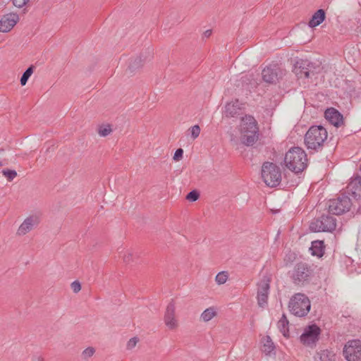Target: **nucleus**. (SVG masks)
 <instances>
[{
  "instance_id": "obj_20",
  "label": "nucleus",
  "mask_w": 361,
  "mask_h": 361,
  "mask_svg": "<svg viewBox=\"0 0 361 361\" xmlns=\"http://www.w3.org/2000/svg\"><path fill=\"white\" fill-rule=\"evenodd\" d=\"M311 253L314 256L321 257L324 254V245L322 240H315L312 243Z\"/></svg>"
},
{
  "instance_id": "obj_24",
  "label": "nucleus",
  "mask_w": 361,
  "mask_h": 361,
  "mask_svg": "<svg viewBox=\"0 0 361 361\" xmlns=\"http://www.w3.org/2000/svg\"><path fill=\"white\" fill-rule=\"evenodd\" d=\"M217 314L216 309L214 307L207 308L200 316V318L204 322H207L212 319Z\"/></svg>"
},
{
  "instance_id": "obj_2",
  "label": "nucleus",
  "mask_w": 361,
  "mask_h": 361,
  "mask_svg": "<svg viewBox=\"0 0 361 361\" xmlns=\"http://www.w3.org/2000/svg\"><path fill=\"white\" fill-rule=\"evenodd\" d=\"M288 274L295 286L302 287L310 283L314 276V269L309 264L300 262L294 265Z\"/></svg>"
},
{
  "instance_id": "obj_35",
  "label": "nucleus",
  "mask_w": 361,
  "mask_h": 361,
  "mask_svg": "<svg viewBox=\"0 0 361 361\" xmlns=\"http://www.w3.org/2000/svg\"><path fill=\"white\" fill-rule=\"evenodd\" d=\"M94 352H95V350H94V348L89 347L83 350L82 355L85 358L90 357L94 355Z\"/></svg>"
},
{
  "instance_id": "obj_22",
  "label": "nucleus",
  "mask_w": 361,
  "mask_h": 361,
  "mask_svg": "<svg viewBox=\"0 0 361 361\" xmlns=\"http://www.w3.org/2000/svg\"><path fill=\"white\" fill-rule=\"evenodd\" d=\"M288 324V320L287 319L286 316L283 314L278 322V328L285 337H288L289 336Z\"/></svg>"
},
{
  "instance_id": "obj_39",
  "label": "nucleus",
  "mask_w": 361,
  "mask_h": 361,
  "mask_svg": "<svg viewBox=\"0 0 361 361\" xmlns=\"http://www.w3.org/2000/svg\"><path fill=\"white\" fill-rule=\"evenodd\" d=\"M132 259H133V253L130 252H128L127 254H126L123 256V261L126 264H129L130 262H132V260H133Z\"/></svg>"
},
{
  "instance_id": "obj_1",
  "label": "nucleus",
  "mask_w": 361,
  "mask_h": 361,
  "mask_svg": "<svg viewBox=\"0 0 361 361\" xmlns=\"http://www.w3.org/2000/svg\"><path fill=\"white\" fill-rule=\"evenodd\" d=\"M284 164L290 171L295 173H301L307 166V154L301 147H292L286 153Z\"/></svg>"
},
{
  "instance_id": "obj_12",
  "label": "nucleus",
  "mask_w": 361,
  "mask_h": 361,
  "mask_svg": "<svg viewBox=\"0 0 361 361\" xmlns=\"http://www.w3.org/2000/svg\"><path fill=\"white\" fill-rule=\"evenodd\" d=\"M313 64L307 60H300L296 63L295 73L298 78H309L314 75L312 70Z\"/></svg>"
},
{
  "instance_id": "obj_9",
  "label": "nucleus",
  "mask_w": 361,
  "mask_h": 361,
  "mask_svg": "<svg viewBox=\"0 0 361 361\" xmlns=\"http://www.w3.org/2000/svg\"><path fill=\"white\" fill-rule=\"evenodd\" d=\"M343 354L348 361H361V341H349L344 346Z\"/></svg>"
},
{
  "instance_id": "obj_11",
  "label": "nucleus",
  "mask_w": 361,
  "mask_h": 361,
  "mask_svg": "<svg viewBox=\"0 0 361 361\" xmlns=\"http://www.w3.org/2000/svg\"><path fill=\"white\" fill-rule=\"evenodd\" d=\"M175 304L173 301L169 303L164 317L165 325L170 330L176 329L178 326V321L175 314Z\"/></svg>"
},
{
  "instance_id": "obj_13",
  "label": "nucleus",
  "mask_w": 361,
  "mask_h": 361,
  "mask_svg": "<svg viewBox=\"0 0 361 361\" xmlns=\"http://www.w3.org/2000/svg\"><path fill=\"white\" fill-rule=\"evenodd\" d=\"M39 224V219L38 216L32 215L27 217L23 222L20 225L17 230L16 234L19 236H23L31 231Z\"/></svg>"
},
{
  "instance_id": "obj_36",
  "label": "nucleus",
  "mask_w": 361,
  "mask_h": 361,
  "mask_svg": "<svg viewBox=\"0 0 361 361\" xmlns=\"http://www.w3.org/2000/svg\"><path fill=\"white\" fill-rule=\"evenodd\" d=\"M183 149L181 148L177 149L173 155V159L175 161H179L183 158Z\"/></svg>"
},
{
  "instance_id": "obj_33",
  "label": "nucleus",
  "mask_w": 361,
  "mask_h": 361,
  "mask_svg": "<svg viewBox=\"0 0 361 361\" xmlns=\"http://www.w3.org/2000/svg\"><path fill=\"white\" fill-rule=\"evenodd\" d=\"M191 136L193 139L197 138L200 133V128L198 125H195L190 129Z\"/></svg>"
},
{
  "instance_id": "obj_16",
  "label": "nucleus",
  "mask_w": 361,
  "mask_h": 361,
  "mask_svg": "<svg viewBox=\"0 0 361 361\" xmlns=\"http://www.w3.org/2000/svg\"><path fill=\"white\" fill-rule=\"evenodd\" d=\"M241 133H246L247 130H257V122L252 116H245L241 120Z\"/></svg>"
},
{
  "instance_id": "obj_8",
  "label": "nucleus",
  "mask_w": 361,
  "mask_h": 361,
  "mask_svg": "<svg viewBox=\"0 0 361 361\" xmlns=\"http://www.w3.org/2000/svg\"><path fill=\"white\" fill-rule=\"evenodd\" d=\"M320 334L321 329L317 325H309L300 336V342L305 345L312 348L318 341Z\"/></svg>"
},
{
  "instance_id": "obj_34",
  "label": "nucleus",
  "mask_w": 361,
  "mask_h": 361,
  "mask_svg": "<svg viewBox=\"0 0 361 361\" xmlns=\"http://www.w3.org/2000/svg\"><path fill=\"white\" fill-rule=\"evenodd\" d=\"M139 339L137 337H133L130 338L127 343V349L132 350L133 348L135 347Z\"/></svg>"
},
{
  "instance_id": "obj_25",
  "label": "nucleus",
  "mask_w": 361,
  "mask_h": 361,
  "mask_svg": "<svg viewBox=\"0 0 361 361\" xmlns=\"http://www.w3.org/2000/svg\"><path fill=\"white\" fill-rule=\"evenodd\" d=\"M270 280L268 278H264L259 283H258V294H265L269 295V291L270 288Z\"/></svg>"
},
{
  "instance_id": "obj_26",
  "label": "nucleus",
  "mask_w": 361,
  "mask_h": 361,
  "mask_svg": "<svg viewBox=\"0 0 361 361\" xmlns=\"http://www.w3.org/2000/svg\"><path fill=\"white\" fill-rule=\"evenodd\" d=\"M263 343V351L266 353L267 354L270 353L272 350L274 349V345L273 341H271V338L269 336H266L262 339Z\"/></svg>"
},
{
  "instance_id": "obj_38",
  "label": "nucleus",
  "mask_w": 361,
  "mask_h": 361,
  "mask_svg": "<svg viewBox=\"0 0 361 361\" xmlns=\"http://www.w3.org/2000/svg\"><path fill=\"white\" fill-rule=\"evenodd\" d=\"M30 0H13V4L16 7L21 8L25 6Z\"/></svg>"
},
{
  "instance_id": "obj_7",
  "label": "nucleus",
  "mask_w": 361,
  "mask_h": 361,
  "mask_svg": "<svg viewBox=\"0 0 361 361\" xmlns=\"http://www.w3.org/2000/svg\"><path fill=\"white\" fill-rule=\"evenodd\" d=\"M336 227V219L329 215H322L319 219L312 221L310 225V228L314 232H331Z\"/></svg>"
},
{
  "instance_id": "obj_17",
  "label": "nucleus",
  "mask_w": 361,
  "mask_h": 361,
  "mask_svg": "<svg viewBox=\"0 0 361 361\" xmlns=\"http://www.w3.org/2000/svg\"><path fill=\"white\" fill-rule=\"evenodd\" d=\"M241 107L238 100L227 103L225 106L224 114L226 117H237L241 114Z\"/></svg>"
},
{
  "instance_id": "obj_4",
  "label": "nucleus",
  "mask_w": 361,
  "mask_h": 361,
  "mask_svg": "<svg viewBox=\"0 0 361 361\" xmlns=\"http://www.w3.org/2000/svg\"><path fill=\"white\" fill-rule=\"evenodd\" d=\"M311 307L310 301L303 293H295L290 300L288 308L290 312L297 317H304L307 314Z\"/></svg>"
},
{
  "instance_id": "obj_42",
  "label": "nucleus",
  "mask_w": 361,
  "mask_h": 361,
  "mask_svg": "<svg viewBox=\"0 0 361 361\" xmlns=\"http://www.w3.org/2000/svg\"><path fill=\"white\" fill-rule=\"evenodd\" d=\"M1 165H2V163L0 161V166H1Z\"/></svg>"
},
{
  "instance_id": "obj_28",
  "label": "nucleus",
  "mask_w": 361,
  "mask_h": 361,
  "mask_svg": "<svg viewBox=\"0 0 361 361\" xmlns=\"http://www.w3.org/2000/svg\"><path fill=\"white\" fill-rule=\"evenodd\" d=\"M97 132L101 137H106L112 132V128L109 124L102 125L99 126Z\"/></svg>"
},
{
  "instance_id": "obj_37",
  "label": "nucleus",
  "mask_w": 361,
  "mask_h": 361,
  "mask_svg": "<svg viewBox=\"0 0 361 361\" xmlns=\"http://www.w3.org/2000/svg\"><path fill=\"white\" fill-rule=\"evenodd\" d=\"M71 289L75 293H78L81 290L80 283L78 281H73L71 285Z\"/></svg>"
},
{
  "instance_id": "obj_6",
  "label": "nucleus",
  "mask_w": 361,
  "mask_h": 361,
  "mask_svg": "<svg viewBox=\"0 0 361 361\" xmlns=\"http://www.w3.org/2000/svg\"><path fill=\"white\" fill-rule=\"evenodd\" d=\"M353 205L350 198L344 194L329 201V212L335 215H341L350 210Z\"/></svg>"
},
{
  "instance_id": "obj_27",
  "label": "nucleus",
  "mask_w": 361,
  "mask_h": 361,
  "mask_svg": "<svg viewBox=\"0 0 361 361\" xmlns=\"http://www.w3.org/2000/svg\"><path fill=\"white\" fill-rule=\"evenodd\" d=\"M34 69L35 67L32 65L30 67H28L27 70L23 73V75L20 78V84L22 86L26 85L29 78L33 73Z\"/></svg>"
},
{
  "instance_id": "obj_32",
  "label": "nucleus",
  "mask_w": 361,
  "mask_h": 361,
  "mask_svg": "<svg viewBox=\"0 0 361 361\" xmlns=\"http://www.w3.org/2000/svg\"><path fill=\"white\" fill-rule=\"evenodd\" d=\"M199 193L196 190L190 191L186 196V199L191 202H195L199 198Z\"/></svg>"
},
{
  "instance_id": "obj_41",
  "label": "nucleus",
  "mask_w": 361,
  "mask_h": 361,
  "mask_svg": "<svg viewBox=\"0 0 361 361\" xmlns=\"http://www.w3.org/2000/svg\"><path fill=\"white\" fill-rule=\"evenodd\" d=\"M357 213L361 214V205L358 207Z\"/></svg>"
},
{
  "instance_id": "obj_19",
  "label": "nucleus",
  "mask_w": 361,
  "mask_h": 361,
  "mask_svg": "<svg viewBox=\"0 0 361 361\" xmlns=\"http://www.w3.org/2000/svg\"><path fill=\"white\" fill-rule=\"evenodd\" d=\"M326 18V13L324 10L319 9L317 10L312 16L311 19L308 23V25L310 27H315L319 25Z\"/></svg>"
},
{
  "instance_id": "obj_15",
  "label": "nucleus",
  "mask_w": 361,
  "mask_h": 361,
  "mask_svg": "<svg viewBox=\"0 0 361 361\" xmlns=\"http://www.w3.org/2000/svg\"><path fill=\"white\" fill-rule=\"evenodd\" d=\"M324 115L326 119L336 127H339L343 123V115L334 108L327 109L324 112Z\"/></svg>"
},
{
  "instance_id": "obj_21",
  "label": "nucleus",
  "mask_w": 361,
  "mask_h": 361,
  "mask_svg": "<svg viewBox=\"0 0 361 361\" xmlns=\"http://www.w3.org/2000/svg\"><path fill=\"white\" fill-rule=\"evenodd\" d=\"M144 64V61L141 58V56H136L135 58H133L130 59L128 71L130 72V73H133L136 71L139 70L142 67Z\"/></svg>"
},
{
  "instance_id": "obj_40",
  "label": "nucleus",
  "mask_w": 361,
  "mask_h": 361,
  "mask_svg": "<svg viewBox=\"0 0 361 361\" xmlns=\"http://www.w3.org/2000/svg\"><path fill=\"white\" fill-rule=\"evenodd\" d=\"M211 34H212V30H208L205 31V32H204V35L207 37H209L211 35Z\"/></svg>"
},
{
  "instance_id": "obj_18",
  "label": "nucleus",
  "mask_w": 361,
  "mask_h": 361,
  "mask_svg": "<svg viewBox=\"0 0 361 361\" xmlns=\"http://www.w3.org/2000/svg\"><path fill=\"white\" fill-rule=\"evenodd\" d=\"M242 142L247 146L253 145L259 138V128L257 130H247L246 133H241Z\"/></svg>"
},
{
  "instance_id": "obj_5",
  "label": "nucleus",
  "mask_w": 361,
  "mask_h": 361,
  "mask_svg": "<svg viewBox=\"0 0 361 361\" xmlns=\"http://www.w3.org/2000/svg\"><path fill=\"white\" fill-rule=\"evenodd\" d=\"M262 178L267 185L276 187L281 180V170L275 164L266 161L262 166Z\"/></svg>"
},
{
  "instance_id": "obj_10",
  "label": "nucleus",
  "mask_w": 361,
  "mask_h": 361,
  "mask_svg": "<svg viewBox=\"0 0 361 361\" xmlns=\"http://www.w3.org/2000/svg\"><path fill=\"white\" fill-rule=\"evenodd\" d=\"M262 79L270 84L276 83L284 75V71L277 65L267 66L262 72Z\"/></svg>"
},
{
  "instance_id": "obj_31",
  "label": "nucleus",
  "mask_w": 361,
  "mask_h": 361,
  "mask_svg": "<svg viewBox=\"0 0 361 361\" xmlns=\"http://www.w3.org/2000/svg\"><path fill=\"white\" fill-rule=\"evenodd\" d=\"M268 295L257 293L258 305L264 308L267 305Z\"/></svg>"
},
{
  "instance_id": "obj_23",
  "label": "nucleus",
  "mask_w": 361,
  "mask_h": 361,
  "mask_svg": "<svg viewBox=\"0 0 361 361\" xmlns=\"http://www.w3.org/2000/svg\"><path fill=\"white\" fill-rule=\"evenodd\" d=\"M348 189L355 195H360L361 193V179L356 178L352 180L348 185Z\"/></svg>"
},
{
  "instance_id": "obj_29",
  "label": "nucleus",
  "mask_w": 361,
  "mask_h": 361,
  "mask_svg": "<svg viewBox=\"0 0 361 361\" xmlns=\"http://www.w3.org/2000/svg\"><path fill=\"white\" fill-rule=\"evenodd\" d=\"M228 274L227 271H221L217 274L215 281L218 285L224 284L228 280Z\"/></svg>"
},
{
  "instance_id": "obj_14",
  "label": "nucleus",
  "mask_w": 361,
  "mask_h": 361,
  "mask_svg": "<svg viewBox=\"0 0 361 361\" xmlns=\"http://www.w3.org/2000/svg\"><path fill=\"white\" fill-rule=\"evenodd\" d=\"M19 16L14 13L4 15L0 20V32H9L18 22Z\"/></svg>"
},
{
  "instance_id": "obj_3",
  "label": "nucleus",
  "mask_w": 361,
  "mask_h": 361,
  "mask_svg": "<svg viewBox=\"0 0 361 361\" xmlns=\"http://www.w3.org/2000/svg\"><path fill=\"white\" fill-rule=\"evenodd\" d=\"M328 137V133L322 126H313L305 135V144L307 149L319 151L322 149Z\"/></svg>"
},
{
  "instance_id": "obj_30",
  "label": "nucleus",
  "mask_w": 361,
  "mask_h": 361,
  "mask_svg": "<svg viewBox=\"0 0 361 361\" xmlns=\"http://www.w3.org/2000/svg\"><path fill=\"white\" fill-rule=\"evenodd\" d=\"M2 174L9 182L12 181L17 176V172L15 170H11L8 169H4L2 171Z\"/></svg>"
}]
</instances>
